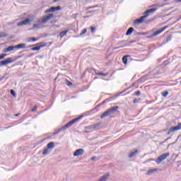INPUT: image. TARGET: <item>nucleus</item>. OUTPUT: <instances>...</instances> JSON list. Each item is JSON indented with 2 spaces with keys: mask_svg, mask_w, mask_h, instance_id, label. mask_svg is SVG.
<instances>
[{
  "mask_svg": "<svg viewBox=\"0 0 181 181\" xmlns=\"http://www.w3.org/2000/svg\"><path fill=\"white\" fill-rule=\"evenodd\" d=\"M156 8H151L147 10L144 13V16H141L139 19L135 20L134 23H142V22H144V21H145V19H146V18H148V16H149L151 13H153V12H156Z\"/></svg>",
  "mask_w": 181,
  "mask_h": 181,
  "instance_id": "nucleus-1",
  "label": "nucleus"
},
{
  "mask_svg": "<svg viewBox=\"0 0 181 181\" xmlns=\"http://www.w3.org/2000/svg\"><path fill=\"white\" fill-rule=\"evenodd\" d=\"M81 118H83V116H80L79 117H77L71 120L66 124L62 127L61 129H59L57 132H54V135H57V134H59V132H60V131H62V129H66V128H70V127H71L73 124H76V122L80 121Z\"/></svg>",
  "mask_w": 181,
  "mask_h": 181,
  "instance_id": "nucleus-2",
  "label": "nucleus"
},
{
  "mask_svg": "<svg viewBox=\"0 0 181 181\" xmlns=\"http://www.w3.org/2000/svg\"><path fill=\"white\" fill-rule=\"evenodd\" d=\"M117 110H119V106H115L111 108L107 109L105 112L103 113V115L100 116V118H105V117H108V115H111V114H114L115 111Z\"/></svg>",
  "mask_w": 181,
  "mask_h": 181,
  "instance_id": "nucleus-3",
  "label": "nucleus"
},
{
  "mask_svg": "<svg viewBox=\"0 0 181 181\" xmlns=\"http://www.w3.org/2000/svg\"><path fill=\"white\" fill-rule=\"evenodd\" d=\"M33 21H35V16H30L29 18H26L25 20L17 23V26H23V25H29V23H30V22H33Z\"/></svg>",
  "mask_w": 181,
  "mask_h": 181,
  "instance_id": "nucleus-4",
  "label": "nucleus"
},
{
  "mask_svg": "<svg viewBox=\"0 0 181 181\" xmlns=\"http://www.w3.org/2000/svg\"><path fill=\"white\" fill-rule=\"evenodd\" d=\"M54 16L53 13H51L47 16L42 17L41 19L38 20V22L40 25H43V23H46V22L50 21V19H53Z\"/></svg>",
  "mask_w": 181,
  "mask_h": 181,
  "instance_id": "nucleus-5",
  "label": "nucleus"
},
{
  "mask_svg": "<svg viewBox=\"0 0 181 181\" xmlns=\"http://www.w3.org/2000/svg\"><path fill=\"white\" fill-rule=\"evenodd\" d=\"M47 46V43L46 42H40L36 44V46L31 48V50L33 52H39L42 47H46Z\"/></svg>",
  "mask_w": 181,
  "mask_h": 181,
  "instance_id": "nucleus-6",
  "label": "nucleus"
},
{
  "mask_svg": "<svg viewBox=\"0 0 181 181\" xmlns=\"http://www.w3.org/2000/svg\"><path fill=\"white\" fill-rule=\"evenodd\" d=\"M170 153H163L162 155H160V156H158L156 159V163H158L159 165V163H161V162H163V160H165V159H166V158H168V156H170Z\"/></svg>",
  "mask_w": 181,
  "mask_h": 181,
  "instance_id": "nucleus-7",
  "label": "nucleus"
},
{
  "mask_svg": "<svg viewBox=\"0 0 181 181\" xmlns=\"http://www.w3.org/2000/svg\"><path fill=\"white\" fill-rule=\"evenodd\" d=\"M180 129H181V122L178 123L177 126L170 127L168 131L167 134L168 135H170V134H173V132H176V131H180Z\"/></svg>",
  "mask_w": 181,
  "mask_h": 181,
  "instance_id": "nucleus-8",
  "label": "nucleus"
},
{
  "mask_svg": "<svg viewBox=\"0 0 181 181\" xmlns=\"http://www.w3.org/2000/svg\"><path fill=\"white\" fill-rule=\"evenodd\" d=\"M166 29H168V26H164L163 28L157 30L156 31L153 33V34L151 35V37H155V36L160 35L162 32H164V30H166Z\"/></svg>",
  "mask_w": 181,
  "mask_h": 181,
  "instance_id": "nucleus-9",
  "label": "nucleus"
},
{
  "mask_svg": "<svg viewBox=\"0 0 181 181\" xmlns=\"http://www.w3.org/2000/svg\"><path fill=\"white\" fill-rule=\"evenodd\" d=\"M11 63H13L12 58H7L6 60L0 62V66H6V64H9Z\"/></svg>",
  "mask_w": 181,
  "mask_h": 181,
  "instance_id": "nucleus-10",
  "label": "nucleus"
},
{
  "mask_svg": "<svg viewBox=\"0 0 181 181\" xmlns=\"http://www.w3.org/2000/svg\"><path fill=\"white\" fill-rule=\"evenodd\" d=\"M83 153H84V149L79 148L75 151V152L74 153V156H80L81 155H83Z\"/></svg>",
  "mask_w": 181,
  "mask_h": 181,
  "instance_id": "nucleus-11",
  "label": "nucleus"
},
{
  "mask_svg": "<svg viewBox=\"0 0 181 181\" xmlns=\"http://www.w3.org/2000/svg\"><path fill=\"white\" fill-rule=\"evenodd\" d=\"M13 49H16L15 46H9V47L5 48L3 50V52H4V53H8V52H12V50H13Z\"/></svg>",
  "mask_w": 181,
  "mask_h": 181,
  "instance_id": "nucleus-12",
  "label": "nucleus"
},
{
  "mask_svg": "<svg viewBox=\"0 0 181 181\" xmlns=\"http://www.w3.org/2000/svg\"><path fill=\"white\" fill-rule=\"evenodd\" d=\"M128 57H131L129 55H125L122 57V61L125 65L128 64Z\"/></svg>",
  "mask_w": 181,
  "mask_h": 181,
  "instance_id": "nucleus-13",
  "label": "nucleus"
},
{
  "mask_svg": "<svg viewBox=\"0 0 181 181\" xmlns=\"http://www.w3.org/2000/svg\"><path fill=\"white\" fill-rule=\"evenodd\" d=\"M26 47V44H18L17 45H15L16 49H25Z\"/></svg>",
  "mask_w": 181,
  "mask_h": 181,
  "instance_id": "nucleus-14",
  "label": "nucleus"
},
{
  "mask_svg": "<svg viewBox=\"0 0 181 181\" xmlns=\"http://www.w3.org/2000/svg\"><path fill=\"white\" fill-rule=\"evenodd\" d=\"M109 177H110V174H106L105 175L102 177V178H100L98 181H107V180H108Z\"/></svg>",
  "mask_w": 181,
  "mask_h": 181,
  "instance_id": "nucleus-15",
  "label": "nucleus"
},
{
  "mask_svg": "<svg viewBox=\"0 0 181 181\" xmlns=\"http://www.w3.org/2000/svg\"><path fill=\"white\" fill-rule=\"evenodd\" d=\"M51 12H56V11H60L61 7L60 6H58L57 7H51L49 8Z\"/></svg>",
  "mask_w": 181,
  "mask_h": 181,
  "instance_id": "nucleus-16",
  "label": "nucleus"
},
{
  "mask_svg": "<svg viewBox=\"0 0 181 181\" xmlns=\"http://www.w3.org/2000/svg\"><path fill=\"white\" fill-rule=\"evenodd\" d=\"M67 33H69V30H64L62 31L59 33V37H64V36H66V35H67Z\"/></svg>",
  "mask_w": 181,
  "mask_h": 181,
  "instance_id": "nucleus-17",
  "label": "nucleus"
},
{
  "mask_svg": "<svg viewBox=\"0 0 181 181\" xmlns=\"http://www.w3.org/2000/svg\"><path fill=\"white\" fill-rule=\"evenodd\" d=\"M132 32H134V28H129L126 33V36H129V35L132 34Z\"/></svg>",
  "mask_w": 181,
  "mask_h": 181,
  "instance_id": "nucleus-18",
  "label": "nucleus"
},
{
  "mask_svg": "<svg viewBox=\"0 0 181 181\" xmlns=\"http://www.w3.org/2000/svg\"><path fill=\"white\" fill-rule=\"evenodd\" d=\"M155 172H158V169L154 168V169H152V170H149L147 172V175H148V176H149V175H152V173H155Z\"/></svg>",
  "mask_w": 181,
  "mask_h": 181,
  "instance_id": "nucleus-19",
  "label": "nucleus"
},
{
  "mask_svg": "<svg viewBox=\"0 0 181 181\" xmlns=\"http://www.w3.org/2000/svg\"><path fill=\"white\" fill-rule=\"evenodd\" d=\"M52 148H54V143L51 141L47 144V148L52 149Z\"/></svg>",
  "mask_w": 181,
  "mask_h": 181,
  "instance_id": "nucleus-20",
  "label": "nucleus"
},
{
  "mask_svg": "<svg viewBox=\"0 0 181 181\" xmlns=\"http://www.w3.org/2000/svg\"><path fill=\"white\" fill-rule=\"evenodd\" d=\"M138 153V150H135L134 151H132L129 154V158H134V156H136Z\"/></svg>",
  "mask_w": 181,
  "mask_h": 181,
  "instance_id": "nucleus-21",
  "label": "nucleus"
},
{
  "mask_svg": "<svg viewBox=\"0 0 181 181\" xmlns=\"http://www.w3.org/2000/svg\"><path fill=\"white\" fill-rule=\"evenodd\" d=\"M95 74L96 76H103V77L108 76V74L98 73L97 71H95Z\"/></svg>",
  "mask_w": 181,
  "mask_h": 181,
  "instance_id": "nucleus-22",
  "label": "nucleus"
},
{
  "mask_svg": "<svg viewBox=\"0 0 181 181\" xmlns=\"http://www.w3.org/2000/svg\"><path fill=\"white\" fill-rule=\"evenodd\" d=\"M168 95L169 92H168V90H165L161 93V95H163V97H168Z\"/></svg>",
  "mask_w": 181,
  "mask_h": 181,
  "instance_id": "nucleus-23",
  "label": "nucleus"
},
{
  "mask_svg": "<svg viewBox=\"0 0 181 181\" xmlns=\"http://www.w3.org/2000/svg\"><path fill=\"white\" fill-rule=\"evenodd\" d=\"M87 33V28H84L82 32L80 33V36H83V35H86Z\"/></svg>",
  "mask_w": 181,
  "mask_h": 181,
  "instance_id": "nucleus-24",
  "label": "nucleus"
},
{
  "mask_svg": "<svg viewBox=\"0 0 181 181\" xmlns=\"http://www.w3.org/2000/svg\"><path fill=\"white\" fill-rule=\"evenodd\" d=\"M37 40H39V38L33 37V38H30L28 40V42H37Z\"/></svg>",
  "mask_w": 181,
  "mask_h": 181,
  "instance_id": "nucleus-25",
  "label": "nucleus"
},
{
  "mask_svg": "<svg viewBox=\"0 0 181 181\" xmlns=\"http://www.w3.org/2000/svg\"><path fill=\"white\" fill-rule=\"evenodd\" d=\"M66 85L70 87L71 86H73V83L70 82L69 80H66Z\"/></svg>",
  "mask_w": 181,
  "mask_h": 181,
  "instance_id": "nucleus-26",
  "label": "nucleus"
},
{
  "mask_svg": "<svg viewBox=\"0 0 181 181\" xmlns=\"http://www.w3.org/2000/svg\"><path fill=\"white\" fill-rule=\"evenodd\" d=\"M49 153V148H45L42 152V155H47Z\"/></svg>",
  "mask_w": 181,
  "mask_h": 181,
  "instance_id": "nucleus-27",
  "label": "nucleus"
},
{
  "mask_svg": "<svg viewBox=\"0 0 181 181\" xmlns=\"http://www.w3.org/2000/svg\"><path fill=\"white\" fill-rule=\"evenodd\" d=\"M7 54H0V60H2V59L6 57Z\"/></svg>",
  "mask_w": 181,
  "mask_h": 181,
  "instance_id": "nucleus-28",
  "label": "nucleus"
},
{
  "mask_svg": "<svg viewBox=\"0 0 181 181\" xmlns=\"http://www.w3.org/2000/svg\"><path fill=\"white\" fill-rule=\"evenodd\" d=\"M11 94L13 95V97H16V93L15 92V90H11Z\"/></svg>",
  "mask_w": 181,
  "mask_h": 181,
  "instance_id": "nucleus-29",
  "label": "nucleus"
},
{
  "mask_svg": "<svg viewBox=\"0 0 181 181\" xmlns=\"http://www.w3.org/2000/svg\"><path fill=\"white\" fill-rule=\"evenodd\" d=\"M0 37H6V34L5 33H0Z\"/></svg>",
  "mask_w": 181,
  "mask_h": 181,
  "instance_id": "nucleus-30",
  "label": "nucleus"
},
{
  "mask_svg": "<svg viewBox=\"0 0 181 181\" xmlns=\"http://www.w3.org/2000/svg\"><path fill=\"white\" fill-rule=\"evenodd\" d=\"M90 32H91V33H94L95 32V27H91Z\"/></svg>",
  "mask_w": 181,
  "mask_h": 181,
  "instance_id": "nucleus-31",
  "label": "nucleus"
},
{
  "mask_svg": "<svg viewBox=\"0 0 181 181\" xmlns=\"http://www.w3.org/2000/svg\"><path fill=\"white\" fill-rule=\"evenodd\" d=\"M37 106H34V107L32 109V112H35V111H37Z\"/></svg>",
  "mask_w": 181,
  "mask_h": 181,
  "instance_id": "nucleus-32",
  "label": "nucleus"
},
{
  "mask_svg": "<svg viewBox=\"0 0 181 181\" xmlns=\"http://www.w3.org/2000/svg\"><path fill=\"white\" fill-rule=\"evenodd\" d=\"M50 12H52V11H51L50 8H49V9H47V10L45 11V13H50Z\"/></svg>",
  "mask_w": 181,
  "mask_h": 181,
  "instance_id": "nucleus-33",
  "label": "nucleus"
},
{
  "mask_svg": "<svg viewBox=\"0 0 181 181\" xmlns=\"http://www.w3.org/2000/svg\"><path fill=\"white\" fill-rule=\"evenodd\" d=\"M135 95H141V91H137L135 93Z\"/></svg>",
  "mask_w": 181,
  "mask_h": 181,
  "instance_id": "nucleus-34",
  "label": "nucleus"
},
{
  "mask_svg": "<svg viewBox=\"0 0 181 181\" xmlns=\"http://www.w3.org/2000/svg\"><path fill=\"white\" fill-rule=\"evenodd\" d=\"M139 100L135 98L134 100H133V103L134 104H136V103H138Z\"/></svg>",
  "mask_w": 181,
  "mask_h": 181,
  "instance_id": "nucleus-35",
  "label": "nucleus"
},
{
  "mask_svg": "<svg viewBox=\"0 0 181 181\" xmlns=\"http://www.w3.org/2000/svg\"><path fill=\"white\" fill-rule=\"evenodd\" d=\"M33 28H39V24H33Z\"/></svg>",
  "mask_w": 181,
  "mask_h": 181,
  "instance_id": "nucleus-36",
  "label": "nucleus"
},
{
  "mask_svg": "<svg viewBox=\"0 0 181 181\" xmlns=\"http://www.w3.org/2000/svg\"><path fill=\"white\" fill-rule=\"evenodd\" d=\"M90 160H95V157H92V158H90Z\"/></svg>",
  "mask_w": 181,
  "mask_h": 181,
  "instance_id": "nucleus-37",
  "label": "nucleus"
},
{
  "mask_svg": "<svg viewBox=\"0 0 181 181\" xmlns=\"http://www.w3.org/2000/svg\"><path fill=\"white\" fill-rule=\"evenodd\" d=\"M175 2L180 3L181 0H175Z\"/></svg>",
  "mask_w": 181,
  "mask_h": 181,
  "instance_id": "nucleus-38",
  "label": "nucleus"
},
{
  "mask_svg": "<svg viewBox=\"0 0 181 181\" xmlns=\"http://www.w3.org/2000/svg\"><path fill=\"white\" fill-rule=\"evenodd\" d=\"M19 114L15 115V117H19Z\"/></svg>",
  "mask_w": 181,
  "mask_h": 181,
  "instance_id": "nucleus-39",
  "label": "nucleus"
},
{
  "mask_svg": "<svg viewBox=\"0 0 181 181\" xmlns=\"http://www.w3.org/2000/svg\"><path fill=\"white\" fill-rule=\"evenodd\" d=\"M170 40V38H168L167 42H169Z\"/></svg>",
  "mask_w": 181,
  "mask_h": 181,
  "instance_id": "nucleus-40",
  "label": "nucleus"
},
{
  "mask_svg": "<svg viewBox=\"0 0 181 181\" xmlns=\"http://www.w3.org/2000/svg\"><path fill=\"white\" fill-rule=\"evenodd\" d=\"M54 80H57V78H56Z\"/></svg>",
  "mask_w": 181,
  "mask_h": 181,
  "instance_id": "nucleus-41",
  "label": "nucleus"
},
{
  "mask_svg": "<svg viewBox=\"0 0 181 181\" xmlns=\"http://www.w3.org/2000/svg\"><path fill=\"white\" fill-rule=\"evenodd\" d=\"M54 80H57V78H56Z\"/></svg>",
  "mask_w": 181,
  "mask_h": 181,
  "instance_id": "nucleus-42",
  "label": "nucleus"
},
{
  "mask_svg": "<svg viewBox=\"0 0 181 181\" xmlns=\"http://www.w3.org/2000/svg\"><path fill=\"white\" fill-rule=\"evenodd\" d=\"M180 83L181 84V81H180Z\"/></svg>",
  "mask_w": 181,
  "mask_h": 181,
  "instance_id": "nucleus-43",
  "label": "nucleus"
},
{
  "mask_svg": "<svg viewBox=\"0 0 181 181\" xmlns=\"http://www.w3.org/2000/svg\"><path fill=\"white\" fill-rule=\"evenodd\" d=\"M164 1H168V0H164Z\"/></svg>",
  "mask_w": 181,
  "mask_h": 181,
  "instance_id": "nucleus-44",
  "label": "nucleus"
}]
</instances>
